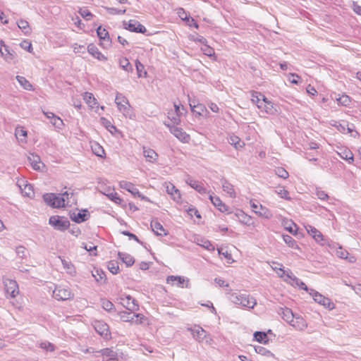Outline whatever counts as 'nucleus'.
Here are the masks:
<instances>
[{"mask_svg":"<svg viewBox=\"0 0 361 361\" xmlns=\"http://www.w3.org/2000/svg\"><path fill=\"white\" fill-rule=\"evenodd\" d=\"M17 25L25 35H29L30 33V29L29 27V23L27 21L21 19L18 21Z\"/></svg>","mask_w":361,"mask_h":361,"instance_id":"nucleus-46","label":"nucleus"},{"mask_svg":"<svg viewBox=\"0 0 361 361\" xmlns=\"http://www.w3.org/2000/svg\"><path fill=\"white\" fill-rule=\"evenodd\" d=\"M276 193L281 198L285 199L286 200H290L291 197L289 195V192L288 190L285 189L283 186H279L276 188L275 190Z\"/></svg>","mask_w":361,"mask_h":361,"instance_id":"nucleus-39","label":"nucleus"},{"mask_svg":"<svg viewBox=\"0 0 361 361\" xmlns=\"http://www.w3.org/2000/svg\"><path fill=\"white\" fill-rule=\"evenodd\" d=\"M262 106L259 109L267 114L275 115L278 113L277 106L271 101L268 100L267 98V99H264L262 103Z\"/></svg>","mask_w":361,"mask_h":361,"instance_id":"nucleus-16","label":"nucleus"},{"mask_svg":"<svg viewBox=\"0 0 361 361\" xmlns=\"http://www.w3.org/2000/svg\"><path fill=\"white\" fill-rule=\"evenodd\" d=\"M284 227L285 229L287 230L290 233L295 235L297 233V230H293V226L296 227V224L291 220L284 221Z\"/></svg>","mask_w":361,"mask_h":361,"instance_id":"nucleus-50","label":"nucleus"},{"mask_svg":"<svg viewBox=\"0 0 361 361\" xmlns=\"http://www.w3.org/2000/svg\"><path fill=\"white\" fill-rule=\"evenodd\" d=\"M120 318L123 322H134L135 316L134 314H131L130 312H128L126 311L121 312L120 314Z\"/></svg>","mask_w":361,"mask_h":361,"instance_id":"nucleus-43","label":"nucleus"},{"mask_svg":"<svg viewBox=\"0 0 361 361\" xmlns=\"http://www.w3.org/2000/svg\"><path fill=\"white\" fill-rule=\"evenodd\" d=\"M17 81L19 82L20 86L28 91H33V85L23 76L17 75L16 77Z\"/></svg>","mask_w":361,"mask_h":361,"instance_id":"nucleus-32","label":"nucleus"},{"mask_svg":"<svg viewBox=\"0 0 361 361\" xmlns=\"http://www.w3.org/2000/svg\"><path fill=\"white\" fill-rule=\"evenodd\" d=\"M223 190L226 192L229 197H235L236 193L234 190L233 185L226 179L221 180Z\"/></svg>","mask_w":361,"mask_h":361,"instance_id":"nucleus-24","label":"nucleus"},{"mask_svg":"<svg viewBox=\"0 0 361 361\" xmlns=\"http://www.w3.org/2000/svg\"><path fill=\"white\" fill-rule=\"evenodd\" d=\"M6 292L11 298H15L19 292L18 286L16 281L6 279L4 281Z\"/></svg>","mask_w":361,"mask_h":361,"instance_id":"nucleus-14","label":"nucleus"},{"mask_svg":"<svg viewBox=\"0 0 361 361\" xmlns=\"http://www.w3.org/2000/svg\"><path fill=\"white\" fill-rule=\"evenodd\" d=\"M188 330L191 331L193 338L199 342L202 341L206 337V331L200 326L190 328Z\"/></svg>","mask_w":361,"mask_h":361,"instance_id":"nucleus-20","label":"nucleus"},{"mask_svg":"<svg viewBox=\"0 0 361 361\" xmlns=\"http://www.w3.org/2000/svg\"><path fill=\"white\" fill-rule=\"evenodd\" d=\"M281 267H279V271H277V274L280 277H283V276H286L288 279H290L293 282H294V278H297L293 272L290 269L285 270L283 268V266L281 264H279Z\"/></svg>","mask_w":361,"mask_h":361,"instance_id":"nucleus-36","label":"nucleus"},{"mask_svg":"<svg viewBox=\"0 0 361 361\" xmlns=\"http://www.w3.org/2000/svg\"><path fill=\"white\" fill-rule=\"evenodd\" d=\"M92 150L94 153L98 157H103V156L105 154L104 150L102 148V147L97 144L96 145L94 148H92Z\"/></svg>","mask_w":361,"mask_h":361,"instance_id":"nucleus-63","label":"nucleus"},{"mask_svg":"<svg viewBox=\"0 0 361 361\" xmlns=\"http://www.w3.org/2000/svg\"><path fill=\"white\" fill-rule=\"evenodd\" d=\"M93 326L95 331L102 336L105 338H109L110 336V332L109 326L106 323L103 321L97 320L94 322Z\"/></svg>","mask_w":361,"mask_h":361,"instance_id":"nucleus-13","label":"nucleus"},{"mask_svg":"<svg viewBox=\"0 0 361 361\" xmlns=\"http://www.w3.org/2000/svg\"><path fill=\"white\" fill-rule=\"evenodd\" d=\"M124 27L133 32L144 34L147 30L144 25L136 20H130L128 23L123 22Z\"/></svg>","mask_w":361,"mask_h":361,"instance_id":"nucleus-12","label":"nucleus"},{"mask_svg":"<svg viewBox=\"0 0 361 361\" xmlns=\"http://www.w3.org/2000/svg\"><path fill=\"white\" fill-rule=\"evenodd\" d=\"M4 48L6 52L4 56V59L6 61L10 63L15 59L16 53L14 51L9 49V47L6 44H4Z\"/></svg>","mask_w":361,"mask_h":361,"instance_id":"nucleus-44","label":"nucleus"},{"mask_svg":"<svg viewBox=\"0 0 361 361\" xmlns=\"http://www.w3.org/2000/svg\"><path fill=\"white\" fill-rule=\"evenodd\" d=\"M190 106L191 108V110L195 112V113H197L199 115H201L202 112L204 111V109H205L204 106L201 104H198L197 105H195V104H192V102L190 101Z\"/></svg>","mask_w":361,"mask_h":361,"instance_id":"nucleus-54","label":"nucleus"},{"mask_svg":"<svg viewBox=\"0 0 361 361\" xmlns=\"http://www.w3.org/2000/svg\"><path fill=\"white\" fill-rule=\"evenodd\" d=\"M264 99H267V97L262 93L257 92H253L252 93L251 100L254 104L257 105L258 109L262 106V103Z\"/></svg>","mask_w":361,"mask_h":361,"instance_id":"nucleus-30","label":"nucleus"},{"mask_svg":"<svg viewBox=\"0 0 361 361\" xmlns=\"http://www.w3.org/2000/svg\"><path fill=\"white\" fill-rule=\"evenodd\" d=\"M49 224L56 230L63 231L68 228L70 222L68 219L64 216H51L49 219Z\"/></svg>","mask_w":361,"mask_h":361,"instance_id":"nucleus-4","label":"nucleus"},{"mask_svg":"<svg viewBox=\"0 0 361 361\" xmlns=\"http://www.w3.org/2000/svg\"><path fill=\"white\" fill-rule=\"evenodd\" d=\"M119 186L124 190H126L130 192L133 195L140 197L141 200L149 202V199L141 194L139 190L135 186V185L130 182L126 180H121L119 182Z\"/></svg>","mask_w":361,"mask_h":361,"instance_id":"nucleus-9","label":"nucleus"},{"mask_svg":"<svg viewBox=\"0 0 361 361\" xmlns=\"http://www.w3.org/2000/svg\"><path fill=\"white\" fill-rule=\"evenodd\" d=\"M97 33L100 39H103L104 41L109 42V32L106 30V29L102 27V26H99L97 29Z\"/></svg>","mask_w":361,"mask_h":361,"instance_id":"nucleus-47","label":"nucleus"},{"mask_svg":"<svg viewBox=\"0 0 361 361\" xmlns=\"http://www.w3.org/2000/svg\"><path fill=\"white\" fill-rule=\"evenodd\" d=\"M15 135L18 139H21V137H25L27 136V131L22 127L17 128Z\"/></svg>","mask_w":361,"mask_h":361,"instance_id":"nucleus-62","label":"nucleus"},{"mask_svg":"<svg viewBox=\"0 0 361 361\" xmlns=\"http://www.w3.org/2000/svg\"><path fill=\"white\" fill-rule=\"evenodd\" d=\"M61 197H64L65 201V207L67 205H71L75 202V198L73 192H69L68 191H65L61 193Z\"/></svg>","mask_w":361,"mask_h":361,"instance_id":"nucleus-45","label":"nucleus"},{"mask_svg":"<svg viewBox=\"0 0 361 361\" xmlns=\"http://www.w3.org/2000/svg\"><path fill=\"white\" fill-rule=\"evenodd\" d=\"M295 285H297L300 289L305 290L310 293V289L307 288L306 284L300 280L298 278H294V282Z\"/></svg>","mask_w":361,"mask_h":361,"instance_id":"nucleus-60","label":"nucleus"},{"mask_svg":"<svg viewBox=\"0 0 361 361\" xmlns=\"http://www.w3.org/2000/svg\"><path fill=\"white\" fill-rule=\"evenodd\" d=\"M235 216L240 219V221L245 224H249V221L250 220V217L247 216L243 211L240 210L236 214Z\"/></svg>","mask_w":361,"mask_h":361,"instance_id":"nucleus-53","label":"nucleus"},{"mask_svg":"<svg viewBox=\"0 0 361 361\" xmlns=\"http://www.w3.org/2000/svg\"><path fill=\"white\" fill-rule=\"evenodd\" d=\"M307 233L311 235L314 240L321 245H327L331 246L329 242V239L325 238L323 234L315 227L311 225H307L305 226Z\"/></svg>","mask_w":361,"mask_h":361,"instance_id":"nucleus-5","label":"nucleus"},{"mask_svg":"<svg viewBox=\"0 0 361 361\" xmlns=\"http://www.w3.org/2000/svg\"><path fill=\"white\" fill-rule=\"evenodd\" d=\"M120 303L130 312L138 310L139 305L136 300L129 295H122L119 297Z\"/></svg>","mask_w":361,"mask_h":361,"instance_id":"nucleus-10","label":"nucleus"},{"mask_svg":"<svg viewBox=\"0 0 361 361\" xmlns=\"http://www.w3.org/2000/svg\"><path fill=\"white\" fill-rule=\"evenodd\" d=\"M118 111L126 117L133 118L135 115L131 109L128 99L121 93L117 92L115 98Z\"/></svg>","mask_w":361,"mask_h":361,"instance_id":"nucleus-2","label":"nucleus"},{"mask_svg":"<svg viewBox=\"0 0 361 361\" xmlns=\"http://www.w3.org/2000/svg\"><path fill=\"white\" fill-rule=\"evenodd\" d=\"M201 50L204 55L208 56H212L215 54L214 49L207 44H204V47L201 48Z\"/></svg>","mask_w":361,"mask_h":361,"instance_id":"nucleus-57","label":"nucleus"},{"mask_svg":"<svg viewBox=\"0 0 361 361\" xmlns=\"http://www.w3.org/2000/svg\"><path fill=\"white\" fill-rule=\"evenodd\" d=\"M310 295L316 302L323 305L324 307L328 308L329 310L334 308V304L329 298L324 296L315 290L310 289Z\"/></svg>","mask_w":361,"mask_h":361,"instance_id":"nucleus-7","label":"nucleus"},{"mask_svg":"<svg viewBox=\"0 0 361 361\" xmlns=\"http://www.w3.org/2000/svg\"><path fill=\"white\" fill-rule=\"evenodd\" d=\"M185 183L187 184H188L191 188L195 189L200 194H202V195L207 194V193L209 194V192H207V190L204 188L202 183L193 179L190 176H188L186 178Z\"/></svg>","mask_w":361,"mask_h":361,"instance_id":"nucleus-15","label":"nucleus"},{"mask_svg":"<svg viewBox=\"0 0 361 361\" xmlns=\"http://www.w3.org/2000/svg\"><path fill=\"white\" fill-rule=\"evenodd\" d=\"M39 347L49 352H54L55 350L54 345L49 341L41 342L39 343Z\"/></svg>","mask_w":361,"mask_h":361,"instance_id":"nucleus-51","label":"nucleus"},{"mask_svg":"<svg viewBox=\"0 0 361 361\" xmlns=\"http://www.w3.org/2000/svg\"><path fill=\"white\" fill-rule=\"evenodd\" d=\"M166 190L167 193L171 195L175 201L178 202L180 200V193L179 190L176 189L174 185L172 183H169L166 185Z\"/></svg>","mask_w":361,"mask_h":361,"instance_id":"nucleus-27","label":"nucleus"},{"mask_svg":"<svg viewBox=\"0 0 361 361\" xmlns=\"http://www.w3.org/2000/svg\"><path fill=\"white\" fill-rule=\"evenodd\" d=\"M43 200L47 204L53 208H61L65 207L64 197L61 194L46 193L43 195Z\"/></svg>","mask_w":361,"mask_h":361,"instance_id":"nucleus-3","label":"nucleus"},{"mask_svg":"<svg viewBox=\"0 0 361 361\" xmlns=\"http://www.w3.org/2000/svg\"><path fill=\"white\" fill-rule=\"evenodd\" d=\"M20 45L22 49L27 51L28 52H32V46L29 40H23Z\"/></svg>","mask_w":361,"mask_h":361,"instance_id":"nucleus-61","label":"nucleus"},{"mask_svg":"<svg viewBox=\"0 0 361 361\" xmlns=\"http://www.w3.org/2000/svg\"><path fill=\"white\" fill-rule=\"evenodd\" d=\"M135 67L137 73V76L139 78L141 77H146L147 76V71H145V67L142 63H141L138 60H136L135 61Z\"/></svg>","mask_w":361,"mask_h":361,"instance_id":"nucleus-48","label":"nucleus"},{"mask_svg":"<svg viewBox=\"0 0 361 361\" xmlns=\"http://www.w3.org/2000/svg\"><path fill=\"white\" fill-rule=\"evenodd\" d=\"M89 216L87 210H81L78 213H73L71 215V219L76 223H82L87 219V216Z\"/></svg>","mask_w":361,"mask_h":361,"instance_id":"nucleus-25","label":"nucleus"},{"mask_svg":"<svg viewBox=\"0 0 361 361\" xmlns=\"http://www.w3.org/2000/svg\"><path fill=\"white\" fill-rule=\"evenodd\" d=\"M282 238L283 241L288 245V247L293 249H300L296 240L293 239L290 235L283 234L282 235Z\"/></svg>","mask_w":361,"mask_h":361,"instance_id":"nucleus-35","label":"nucleus"},{"mask_svg":"<svg viewBox=\"0 0 361 361\" xmlns=\"http://www.w3.org/2000/svg\"><path fill=\"white\" fill-rule=\"evenodd\" d=\"M317 197L321 200H325L329 198L328 194L321 189L317 188L315 192Z\"/></svg>","mask_w":361,"mask_h":361,"instance_id":"nucleus-59","label":"nucleus"},{"mask_svg":"<svg viewBox=\"0 0 361 361\" xmlns=\"http://www.w3.org/2000/svg\"><path fill=\"white\" fill-rule=\"evenodd\" d=\"M185 279L184 277L179 276H169L166 278V282L168 283L173 284L174 281H177L178 286H182V284L185 282Z\"/></svg>","mask_w":361,"mask_h":361,"instance_id":"nucleus-41","label":"nucleus"},{"mask_svg":"<svg viewBox=\"0 0 361 361\" xmlns=\"http://www.w3.org/2000/svg\"><path fill=\"white\" fill-rule=\"evenodd\" d=\"M102 306L107 312L111 311L114 307V304L106 299L102 300Z\"/></svg>","mask_w":361,"mask_h":361,"instance_id":"nucleus-55","label":"nucleus"},{"mask_svg":"<svg viewBox=\"0 0 361 361\" xmlns=\"http://www.w3.org/2000/svg\"><path fill=\"white\" fill-rule=\"evenodd\" d=\"M83 99L85 101L87 105L92 109L94 108L98 104L97 99L94 98V95L90 92H85L83 94Z\"/></svg>","mask_w":361,"mask_h":361,"instance_id":"nucleus-33","label":"nucleus"},{"mask_svg":"<svg viewBox=\"0 0 361 361\" xmlns=\"http://www.w3.org/2000/svg\"><path fill=\"white\" fill-rule=\"evenodd\" d=\"M102 121L103 125L110 133H113V130H116V128L113 124H111V123L109 120L104 118H102Z\"/></svg>","mask_w":361,"mask_h":361,"instance_id":"nucleus-56","label":"nucleus"},{"mask_svg":"<svg viewBox=\"0 0 361 361\" xmlns=\"http://www.w3.org/2000/svg\"><path fill=\"white\" fill-rule=\"evenodd\" d=\"M337 100L339 104L343 106H348L350 102V99L348 95H342Z\"/></svg>","mask_w":361,"mask_h":361,"instance_id":"nucleus-64","label":"nucleus"},{"mask_svg":"<svg viewBox=\"0 0 361 361\" xmlns=\"http://www.w3.org/2000/svg\"><path fill=\"white\" fill-rule=\"evenodd\" d=\"M53 297L57 300H67L73 298V293L68 287L59 286L53 290Z\"/></svg>","mask_w":361,"mask_h":361,"instance_id":"nucleus-6","label":"nucleus"},{"mask_svg":"<svg viewBox=\"0 0 361 361\" xmlns=\"http://www.w3.org/2000/svg\"><path fill=\"white\" fill-rule=\"evenodd\" d=\"M255 350L257 353H258L259 355H264V356H266L268 357H274V353H272L269 350L265 348L263 346L256 345V346H255Z\"/></svg>","mask_w":361,"mask_h":361,"instance_id":"nucleus-38","label":"nucleus"},{"mask_svg":"<svg viewBox=\"0 0 361 361\" xmlns=\"http://www.w3.org/2000/svg\"><path fill=\"white\" fill-rule=\"evenodd\" d=\"M228 142L230 145H233L236 149L243 148L245 145L240 138L235 135H231L228 138Z\"/></svg>","mask_w":361,"mask_h":361,"instance_id":"nucleus-29","label":"nucleus"},{"mask_svg":"<svg viewBox=\"0 0 361 361\" xmlns=\"http://www.w3.org/2000/svg\"><path fill=\"white\" fill-rule=\"evenodd\" d=\"M281 315H282V318L290 324L293 322V319H294V316H295L293 311L290 308H288V307H285V308L282 309Z\"/></svg>","mask_w":361,"mask_h":361,"instance_id":"nucleus-34","label":"nucleus"},{"mask_svg":"<svg viewBox=\"0 0 361 361\" xmlns=\"http://www.w3.org/2000/svg\"><path fill=\"white\" fill-rule=\"evenodd\" d=\"M108 269L113 274H116L119 271L118 262L116 261H110L108 263Z\"/></svg>","mask_w":361,"mask_h":361,"instance_id":"nucleus-52","label":"nucleus"},{"mask_svg":"<svg viewBox=\"0 0 361 361\" xmlns=\"http://www.w3.org/2000/svg\"><path fill=\"white\" fill-rule=\"evenodd\" d=\"M143 155L149 162H154L158 158V154L152 149L143 147Z\"/></svg>","mask_w":361,"mask_h":361,"instance_id":"nucleus-26","label":"nucleus"},{"mask_svg":"<svg viewBox=\"0 0 361 361\" xmlns=\"http://www.w3.org/2000/svg\"><path fill=\"white\" fill-rule=\"evenodd\" d=\"M43 114L50 120V123L56 128L61 129L63 126V120L50 111H43Z\"/></svg>","mask_w":361,"mask_h":361,"instance_id":"nucleus-17","label":"nucleus"},{"mask_svg":"<svg viewBox=\"0 0 361 361\" xmlns=\"http://www.w3.org/2000/svg\"><path fill=\"white\" fill-rule=\"evenodd\" d=\"M87 51L89 52L90 54H91L92 56H93L94 58L97 59L99 61H106V57L99 51V50L95 45H94L92 44H90L87 47Z\"/></svg>","mask_w":361,"mask_h":361,"instance_id":"nucleus-23","label":"nucleus"},{"mask_svg":"<svg viewBox=\"0 0 361 361\" xmlns=\"http://www.w3.org/2000/svg\"><path fill=\"white\" fill-rule=\"evenodd\" d=\"M120 66L126 71H133V67L126 58H122L119 60Z\"/></svg>","mask_w":361,"mask_h":361,"instance_id":"nucleus-49","label":"nucleus"},{"mask_svg":"<svg viewBox=\"0 0 361 361\" xmlns=\"http://www.w3.org/2000/svg\"><path fill=\"white\" fill-rule=\"evenodd\" d=\"M18 185L19 186L22 193H23L24 195L27 197L34 195V191L32 185L27 183L25 180H20L18 182Z\"/></svg>","mask_w":361,"mask_h":361,"instance_id":"nucleus-22","label":"nucleus"},{"mask_svg":"<svg viewBox=\"0 0 361 361\" xmlns=\"http://www.w3.org/2000/svg\"><path fill=\"white\" fill-rule=\"evenodd\" d=\"M290 325L299 331H303L307 326V324L304 318L298 314H295Z\"/></svg>","mask_w":361,"mask_h":361,"instance_id":"nucleus-18","label":"nucleus"},{"mask_svg":"<svg viewBox=\"0 0 361 361\" xmlns=\"http://www.w3.org/2000/svg\"><path fill=\"white\" fill-rule=\"evenodd\" d=\"M82 247L85 249L87 251L90 252V255L96 256L97 255V246L96 245H87L86 243H83L82 244Z\"/></svg>","mask_w":361,"mask_h":361,"instance_id":"nucleus-58","label":"nucleus"},{"mask_svg":"<svg viewBox=\"0 0 361 361\" xmlns=\"http://www.w3.org/2000/svg\"><path fill=\"white\" fill-rule=\"evenodd\" d=\"M28 159L35 170H38L40 169L41 163L39 157L37 155L32 154L30 157H28Z\"/></svg>","mask_w":361,"mask_h":361,"instance_id":"nucleus-42","label":"nucleus"},{"mask_svg":"<svg viewBox=\"0 0 361 361\" xmlns=\"http://www.w3.org/2000/svg\"><path fill=\"white\" fill-rule=\"evenodd\" d=\"M228 298L233 304L244 309H253L257 305V300L253 296L240 291L229 293Z\"/></svg>","mask_w":361,"mask_h":361,"instance_id":"nucleus-1","label":"nucleus"},{"mask_svg":"<svg viewBox=\"0 0 361 361\" xmlns=\"http://www.w3.org/2000/svg\"><path fill=\"white\" fill-rule=\"evenodd\" d=\"M209 200L214 206L216 207L220 212H228V207L226 205L219 197L214 196L212 194H209Z\"/></svg>","mask_w":361,"mask_h":361,"instance_id":"nucleus-19","label":"nucleus"},{"mask_svg":"<svg viewBox=\"0 0 361 361\" xmlns=\"http://www.w3.org/2000/svg\"><path fill=\"white\" fill-rule=\"evenodd\" d=\"M337 153L341 159L348 161L349 163H352L354 160L353 154L349 149L341 148Z\"/></svg>","mask_w":361,"mask_h":361,"instance_id":"nucleus-28","label":"nucleus"},{"mask_svg":"<svg viewBox=\"0 0 361 361\" xmlns=\"http://www.w3.org/2000/svg\"><path fill=\"white\" fill-rule=\"evenodd\" d=\"M61 263L63 264V268L66 270L67 273L71 275H74L75 274V269L73 264L70 261H66L64 259H61Z\"/></svg>","mask_w":361,"mask_h":361,"instance_id":"nucleus-40","label":"nucleus"},{"mask_svg":"<svg viewBox=\"0 0 361 361\" xmlns=\"http://www.w3.org/2000/svg\"><path fill=\"white\" fill-rule=\"evenodd\" d=\"M150 226L152 231L154 233L155 235L160 236L167 235V232L164 228L163 226L158 221L152 220L151 221Z\"/></svg>","mask_w":361,"mask_h":361,"instance_id":"nucleus-21","label":"nucleus"},{"mask_svg":"<svg viewBox=\"0 0 361 361\" xmlns=\"http://www.w3.org/2000/svg\"><path fill=\"white\" fill-rule=\"evenodd\" d=\"M169 128V131L180 142L188 143L190 141V135L186 133L181 128L177 127L175 125L164 123Z\"/></svg>","mask_w":361,"mask_h":361,"instance_id":"nucleus-8","label":"nucleus"},{"mask_svg":"<svg viewBox=\"0 0 361 361\" xmlns=\"http://www.w3.org/2000/svg\"><path fill=\"white\" fill-rule=\"evenodd\" d=\"M118 255L119 259L125 263L127 267H131L135 262L133 257L128 253L119 252Z\"/></svg>","mask_w":361,"mask_h":361,"instance_id":"nucleus-31","label":"nucleus"},{"mask_svg":"<svg viewBox=\"0 0 361 361\" xmlns=\"http://www.w3.org/2000/svg\"><path fill=\"white\" fill-rule=\"evenodd\" d=\"M254 338L255 339L259 342L264 344H267L269 343V339L267 337V334L265 332L263 331H255L254 333Z\"/></svg>","mask_w":361,"mask_h":361,"instance_id":"nucleus-37","label":"nucleus"},{"mask_svg":"<svg viewBox=\"0 0 361 361\" xmlns=\"http://www.w3.org/2000/svg\"><path fill=\"white\" fill-rule=\"evenodd\" d=\"M250 207L255 214H257L259 216L270 219L272 217L271 212L265 207H263L262 204H258L257 202H250Z\"/></svg>","mask_w":361,"mask_h":361,"instance_id":"nucleus-11","label":"nucleus"}]
</instances>
